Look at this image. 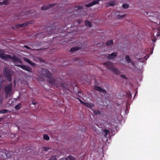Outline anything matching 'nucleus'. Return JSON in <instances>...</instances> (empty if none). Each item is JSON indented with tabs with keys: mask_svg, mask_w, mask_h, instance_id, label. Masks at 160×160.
<instances>
[{
	"mask_svg": "<svg viewBox=\"0 0 160 160\" xmlns=\"http://www.w3.org/2000/svg\"><path fill=\"white\" fill-rule=\"evenodd\" d=\"M38 72L44 77L47 78V81L52 86L58 87L60 86V82L56 81L54 78L51 77L52 74L48 69L42 68L38 70Z\"/></svg>",
	"mask_w": 160,
	"mask_h": 160,
	"instance_id": "f257e3e1",
	"label": "nucleus"
},
{
	"mask_svg": "<svg viewBox=\"0 0 160 160\" xmlns=\"http://www.w3.org/2000/svg\"><path fill=\"white\" fill-rule=\"evenodd\" d=\"M0 58L6 61H8V58L12 59L15 63L18 62L20 64H22V62L21 60L15 55L11 56L9 54H5V52L0 50Z\"/></svg>",
	"mask_w": 160,
	"mask_h": 160,
	"instance_id": "f03ea898",
	"label": "nucleus"
},
{
	"mask_svg": "<svg viewBox=\"0 0 160 160\" xmlns=\"http://www.w3.org/2000/svg\"><path fill=\"white\" fill-rule=\"evenodd\" d=\"M3 72L4 75L7 77L8 81L9 82H11L12 71L8 68L6 67L3 69Z\"/></svg>",
	"mask_w": 160,
	"mask_h": 160,
	"instance_id": "7ed1b4c3",
	"label": "nucleus"
},
{
	"mask_svg": "<svg viewBox=\"0 0 160 160\" xmlns=\"http://www.w3.org/2000/svg\"><path fill=\"white\" fill-rule=\"evenodd\" d=\"M15 66L20 67L22 69H24L27 72H32V69L29 66L22 64H16L15 65Z\"/></svg>",
	"mask_w": 160,
	"mask_h": 160,
	"instance_id": "20e7f679",
	"label": "nucleus"
},
{
	"mask_svg": "<svg viewBox=\"0 0 160 160\" xmlns=\"http://www.w3.org/2000/svg\"><path fill=\"white\" fill-rule=\"evenodd\" d=\"M12 87V83L6 85L5 88L4 90L6 94L8 95L11 91Z\"/></svg>",
	"mask_w": 160,
	"mask_h": 160,
	"instance_id": "39448f33",
	"label": "nucleus"
},
{
	"mask_svg": "<svg viewBox=\"0 0 160 160\" xmlns=\"http://www.w3.org/2000/svg\"><path fill=\"white\" fill-rule=\"evenodd\" d=\"M94 89L95 90L101 92L105 94L107 93V92L105 90L103 89L101 87L96 85L94 86Z\"/></svg>",
	"mask_w": 160,
	"mask_h": 160,
	"instance_id": "423d86ee",
	"label": "nucleus"
},
{
	"mask_svg": "<svg viewBox=\"0 0 160 160\" xmlns=\"http://www.w3.org/2000/svg\"><path fill=\"white\" fill-rule=\"evenodd\" d=\"M56 5V4L55 3L44 5L42 7L41 9L42 10H48L51 8L54 7Z\"/></svg>",
	"mask_w": 160,
	"mask_h": 160,
	"instance_id": "0eeeda50",
	"label": "nucleus"
},
{
	"mask_svg": "<svg viewBox=\"0 0 160 160\" xmlns=\"http://www.w3.org/2000/svg\"><path fill=\"white\" fill-rule=\"evenodd\" d=\"M99 0H95L90 3H89L88 4H86L85 5V7H89L92 6L93 5H96V4H98L99 3Z\"/></svg>",
	"mask_w": 160,
	"mask_h": 160,
	"instance_id": "6e6552de",
	"label": "nucleus"
},
{
	"mask_svg": "<svg viewBox=\"0 0 160 160\" xmlns=\"http://www.w3.org/2000/svg\"><path fill=\"white\" fill-rule=\"evenodd\" d=\"M117 55V52H114L111 54H109L107 57L108 59H114Z\"/></svg>",
	"mask_w": 160,
	"mask_h": 160,
	"instance_id": "1a4fd4ad",
	"label": "nucleus"
},
{
	"mask_svg": "<svg viewBox=\"0 0 160 160\" xmlns=\"http://www.w3.org/2000/svg\"><path fill=\"white\" fill-rule=\"evenodd\" d=\"M24 60L28 62L29 64L33 67H36V64L35 63L32 62L28 58L26 57H23Z\"/></svg>",
	"mask_w": 160,
	"mask_h": 160,
	"instance_id": "9d476101",
	"label": "nucleus"
},
{
	"mask_svg": "<svg viewBox=\"0 0 160 160\" xmlns=\"http://www.w3.org/2000/svg\"><path fill=\"white\" fill-rule=\"evenodd\" d=\"M103 65L106 66L107 68L109 69L110 70H111V68H113L112 63L110 62H106L103 63Z\"/></svg>",
	"mask_w": 160,
	"mask_h": 160,
	"instance_id": "9b49d317",
	"label": "nucleus"
},
{
	"mask_svg": "<svg viewBox=\"0 0 160 160\" xmlns=\"http://www.w3.org/2000/svg\"><path fill=\"white\" fill-rule=\"evenodd\" d=\"M55 80L56 81H57L58 82H60V85L59 87H57L55 86L56 87L58 88H60V87H63V88H66V84L64 83H62L61 82V80L60 79H58L57 78L56 79H55Z\"/></svg>",
	"mask_w": 160,
	"mask_h": 160,
	"instance_id": "f8f14e48",
	"label": "nucleus"
},
{
	"mask_svg": "<svg viewBox=\"0 0 160 160\" xmlns=\"http://www.w3.org/2000/svg\"><path fill=\"white\" fill-rule=\"evenodd\" d=\"M111 70L116 74H119L121 73L119 70L114 68H112Z\"/></svg>",
	"mask_w": 160,
	"mask_h": 160,
	"instance_id": "ddd939ff",
	"label": "nucleus"
},
{
	"mask_svg": "<svg viewBox=\"0 0 160 160\" xmlns=\"http://www.w3.org/2000/svg\"><path fill=\"white\" fill-rule=\"evenodd\" d=\"M28 25V23L27 22L22 24H17L16 25V27L17 28H20L22 27H25Z\"/></svg>",
	"mask_w": 160,
	"mask_h": 160,
	"instance_id": "4468645a",
	"label": "nucleus"
},
{
	"mask_svg": "<svg viewBox=\"0 0 160 160\" xmlns=\"http://www.w3.org/2000/svg\"><path fill=\"white\" fill-rule=\"evenodd\" d=\"M109 133L110 131L109 130L103 129L102 130V134L105 136V137H106L108 134H109Z\"/></svg>",
	"mask_w": 160,
	"mask_h": 160,
	"instance_id": "2eb2a0df",
	"label": "nucleus"
},
{
	"mask_svg": "<svg viewBox=\"0 0 160 160\" xmlns=\"http://www.w3.org/2000/svg\"><path fill=\"white\" fill-rule=\"evenodd\" d=\"M80 48L79 47H74L72 48L70 50V52H74L79 50Z\"/></svg>",
	"mask_w": 160,
	"mask_h": 160,
	"instance_id": "dca6fc26",
	"label": "nucleus"
},
{
	"mask_svg": "<svg viewBox=\"0 0 160 160\" xmlns=\"http://www.w3.org/2000/svg\"><path fill=\"white\" fill-rule=\"evenodd\" d=\"M80 101L81 103L82 104H83L86 105L87 107H88L90 108H92V106L89 104L88 103H86L84 102L83 101L81 100L80 99H79L78 98H77Z\"/></svg>",
	"mask_w": 160,
	"mask_h": 160,
	"instance_id": "f3484780",
	"label": "nucleus"
},
{
	"mask_svg": "<svg viewBox=\"0 0 160 160\" xmlns=\"http://www.w3.org/2000/svg\"><path fill=\"white\" fill-rule=\"evenodd\" d=\"M85 24L87 27H91L92 26L91 22L88 20H86L85 21Z\"/></svg>",
	"mask_w": 160,
	"mask_h": 160,
	"instance_id": "a211bd4d",
	"label": "nucleus"
},
{
	"mask_svg": "<svg viewBox=\"0 0 160 160\" xmlns=\"http://www.w3.org/2000/svg\"><path fill=\"white\" fill-rule=\"evenodd\" d=\"M125 60L128 63H130L131 62V59L129 56L128 55L126 56L125 57Z\"/></svg>",
	"mask_w": 160,
	"mask_h": 160,
	"instance_id": "6ab92c4d",
	"label": "nucleus"
},
{
	"mask_svg": "<svg viewBox=\"0 0 160 160\" xmlns=\"http://www.w3.org/2000/svg\"><path fill=\"white\" fill-rule=\"evenodd\" d=\"M108 6H113L115 5V1H112L108 3Z\"/></svg>",
	"mask_w": 160,
	"mask_h": 160,
	"instance_id": "aec40b11",
	"label": "nucleus"
},
{
	"mask_svg": "<svg viewBox=\"0 0 160 160\" xmlns=\"http://www.w3.org/2000/svg\"><path fill=\"white\" fill-rule=\"evenodd\" d=\"M68 158L69 159V160H76V158L75 157L72 156L71 155H69Z\"/></svg>",
	"mask_w": 160,
	"mask_h": 160,
	"instance_id": "412c9836",
	"label": "nucleus"
},
{
	"mask_svg": "<svg viewBox=\"0 0 160 160\" xmlns=\"http://www.w3.org/2000/svg\"><path fill=\"white\" fill-rule=\"evenodd\" d=\"M44 139L46 140H48L50 138L48 135L46 134H44L43 135Z\"/></svg>",
	"mask_w": 160,
	"mask_h": 160,
	"instance_id": "4be33fe9",
	"label": "nucleus"
},
{
	"mask_svg": "<svg viewBox=\"0 0 160 160\" xmlns=\"http://www.w3.org/2000/svg\"><path fill=\"white\" fill-rule=\"evenodd\" d=\"M113 43V40H111L107 41L106 42V44L108 45H110Z\"/></svg>",
	"mask_w": 160,
	"mask_h": 160,
	"instance_id": "5701e85b",
	"label": "nucleus"
},
{
	"mask_svg": "<svg viewBox=\"0 0 160 160\" xmlns=\"http://www.w3.org/2000/svg\"><path fill=\"white\" fill-rule=\"evenodd\" d=\"M21 107V104L20 103H19L18 104V105H16L15 106V108L16 110H19V109H20Z\"/></svg>",
	"mask_w": 160,
	"mask_h": 160,
	"instance_id": "b1692460",
	"label": "nucleus"
},
{
	"mask_svg": "<svg viewBox=\"0 0 160 160\" xmlns=\"http://www.w3.org/2000/svg\"><path fill=\"white\" fill-rule=\"evenodd\" d=\"M8 112L7 110L6 109H3L2 110H0V113H2V114H4L6 112Z\"/></svg>",
	"mask_w": 160,
	"mask_h": 160,
	"instance_id": "393cba45",
	"label": "nucleus"
},
{
	"mask_svg": "<svg viewBox=\"0 0 160 160\" xmlns=\"http://www.w3.org/2000/svg\"><path fill=\"white\" fill-rule=\"evenodd\" d=\"M93 112L94 114L95 115H98L101 114L100 112L97 110H95Z\"/></svg>",
	"mask_w": 160,
	"mask_h": 160,
	"instance_id": "a878e982",
	"label": "nucleus"
},
{
	"mask_svg": "<svg viewBox=\"0 0 160 160\" xmlns=\"http://www.w3.org/2000/svg\"><path fill=\"white\" fill-rule=\"evenodd\" d=\"M126 16V14H124L122 15H118L117 18L118 19H120L125 17Z\"/></svg>",
	"mask_w": 160,
	"mask_h": 160,
	"instance_id": "bb28decb",
	"label": "nucleus"
},
{
	"mask_svg": "<svg viewBox=\"0 0 160 160\" xmlns=\"http://www.w3.org/2000/svg\"><path fill=\"white\" fill-rule=\"evenodd\" d=\"M123 7L124 8H128L129 7L128 4H124L123 5Z\"/></svg>",
	"mask_w": 160,
	"mask_h": 160,
	"instance_id": "cd10ccee",
	"label": "nucleus"
},
{
	"mask_svg": "<svg viewBox=\"0 0 160 160\" xmlns=\"http://www.w3.org/2000/svg\"><path fill=\"white\" fill-rule=\"evenodd\" d=\"M52 28V27H48V26H46L45 27V28L46 29L47 28L48 30H49V29L48 28H49L50 29V33H52V30H51V28Z\"/></svg>",
	"mask_w": 160,
	"mask_h": 160,
	"instance_id": "c85d7f7f",
	"label": "nucleus"
},
{
	"mask_svg": "<svg viewBox=\"0 0 160 160\" xmlns=\"http://www.w3.org/2000/svg\"><path fill=\"white\" fill-rule=\"evenodd\" d=\"M34 20H31V21H30L28 22H27L28 23V25L29 24H32V23H34Z\"/></svg>",
	"mask_w": 160,
	"mask_h": 160,
	"instance_id": "c756f323",
	"label": "nucleus"
},
{
	"mask_svg": "<svg viewBox=\"0 0 160 160\" xmlns=\"http://www.w3.org/2000/svg\"><path fill=\"white\" fill-rule=\"evenodd\" d=\"M43 150L45 151H47L48 150L50 149V148L48 147H43Z\"/></svg>",
	"mask_w": 160,
	"mask_h": 160,
	"instance_id": "7c9ffc66",
	"label": "nucleus"
},
{
	"mask_svg": "<svg viewBox=\"0 0 160 160\" xmlns=\"http://www.w3.org/2000/svg\"><path fill=\"white\" fill-rule=\"evenodd\" d=\"M121 77L122 78L124 79H127V78L124 75H121Z\"/></svg>",
	"mask_w": 160,
	"mask_h": 160,
	"instance_id": "2f4dec72",
	"label": "nucleus"
},
{
	"mask_svg": "<svg viewBox=\"0 0 160 160\" xmlns=\"http://www.w3.org/2000/svg\"><path fill=\"white\" fill-rule=\"evenodd\" d=\"M59 160H68L67 158H60V159Z\"/></svg>",
	"mask_w": 160,
	"mask_h": 160,
	"instance_id": "473e14b6",
	"label": "nucleus"
},
{
	"mask_svg": "<svg viewBox=\"0 0 160 160\" xmlns=\"http://www.w3.org/2000/svg\"><path fill=\"white\" fill-rule=\"evenodd\" d=\"M24 47L28 49H30V48L27 46H24Z\"/></svg>",
	"mask_w": 160,
	"mask_h": 160,
	"instance_id": "72a5a7b5",
	"label": "nucleus"
},
{
	"mask_svg": "<svg viewBox=\"0 0 160 160\" xmlns=\"http://www.w3.org/2000/svg\"><path fill=\"white\" fill-rule=\"evenodd\" d=\"M156 40V38H154V39H152V41H153V42H155Z\"/></svg>",
	"mask_w": 160,
	"mask_h": 160,
	"instance_id": "f704fd0d",
	"label": "nucleus"
},
{
	"mask_svg": "<svg viewBox=\"0 0 160 160\" xmlns=\"http://www.w3.org/2000/svg\"><path fill=\"white\" fill-rule=\"evenodd\" d=\"M130 63H131L133 65H134V63L133 62H132L131 61Z\"/></svg>",
	"mask_w": 160,
	"mask_h": 160,
	"instance_id": "c9c22d12",
	"label": "nucleus"
},
{
	"mask_svg": "<svg viewBox=\"0 0 160 160\" xmlns=\"http://www.w3.org/2000/svg\"><path fill=\"white\" fill-rule=\"evenodd\" d=\"M78 9H80L81 8H82V7H81L80 6H78Z\"/></svg>",
	"mask_w": 160,
	"mask_h": 160,
	"instance_id": "e433bc0d",
	"label": "nucleus"
},
{
	"mask_svg": "<svg viewBox=\"0 0 160 160\" xmlns=\"http://www.w3.org/2000/svg\"><path fill=\"white\" fill-rule=\"evenodd\" d=\"M78 59H75L74 61H77Z\"/></svg>",
	"mask_w": 160,
	"mask_h": 160,
	"instance_id": "4c0bfd02",
	"label": "nucleus"
},
{
	"mask_svg": "<svg viewBox=\"0 0 160 160\" xmlns=\"http://www.w3.org/2000/svg\"><path fill=\"white\" fill-rule=\"evenodd\" d=\"M6 156L7 157V158H9V156H8V154H7H7H6Z\"/></svg>",
	"mask_w": 160,
	"mask_h": 160,
	"instance_id": "58836bf2",
	"label": "nucleus"
},
{
	"mask_svg": "<svg viewBox=\"0 0 160 160\" xmlns=\"http://www.w3.org/2000/svg\"><path fill=\"white\" fill-rule=\"evenodd\" d=\"M32 104L33 105H35V103H34L33 102H32Z\"/></svg>",
	"mask_w": 160,
	"mask_h": 160,
	"instance_id": "ea45409f",
	"label": "nucleus"
},
{
	"mask_svg": "<svg viewBox=\"0 0 160 160\" xmlns=\"http://www.w3.org/2000/svg\"><path fill=\"white\" fill-rule=\"evenodd\" d=\"M85 64H82V65H85Z\"/></svg>",
	"mask_w": 160,
	"mask_h": 160,
	"instance_id": "a19ab883",
	"label": "nucleus"
},
{
	"mask_svg": "<svg viewBox=\"0 0 160 160\" xmlns=\"http://www.w3.org/2000/svg\"><path fill=\"white\" fill-rule=\"evenodd\" d=\"M1 137V136L0 135V137Z\"/></svg>",
	"mask_w": 160,
	"mask_h": 160,
	"instance_id": "79ce46f5",
	"label": "nucleus"
},
{
	"mask_svg": "<svg viewBox=\"0 0 160 160\" xmlns=\"http://www.w3.org/2000/svg\"><path fill=\"white\" fill-rule=\"evenodd\" d=\"M1 120L0 119V121H1Z\"/></svg>",
	"mask_w": 160,
	"mask_h": 160,
	"instance_id": "37998d69",
	"label": "nucleus"
}]
</instances>
